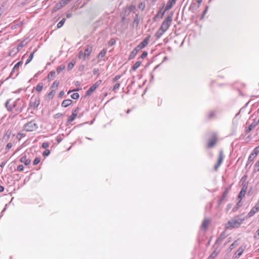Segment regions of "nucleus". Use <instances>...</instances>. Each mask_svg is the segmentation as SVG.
<instances>
[{"label":"nucleus","instance_id":"aec40b11","mask_svg":"<svg viewBox=\"0 0 259 259\" xmlns=\"http://www.w3.org/2000/svg\"><path fill=\"white\" fill-rule=\"evenodd\" d=\"M219 254V251L217 249H215L212 253L209 256L207 259H214L215 257L217 256Z\"/></svg>","mask_w":259,"mask_h":259},{"label":"nucleus","instance_id":"338daca9","mask_svg":"<svg viewBox=\"0 0 259 259\" xmlns=\"http://www.w3.org/2000/svg\"><path fill=\"white\" fill-rule=\"evenodd\" d=\"M71 92H72L71 91H68V94H70Z\"/></svg>","mask_w":259,"mask_h":259},{"label":"nucleus","instance_id":"bb28decb","mask_svg":"<svg viewBox=\"0 0 259 259\" xmlns=\"http://www.w3.org/2000/svg\"><path fill=\"white\" fill-rule=\"evenodd\" d=\"M55 73H56V72L55 71H54V70L51 71L48 75L47 78H48V80H52L55 76Z\"/></svg>","mask_w":259,"mask_h":259},{"label":"nucleus","instance_id":"2f4dec72","mask_svg":"<svg viewBox=\"0 0 259 259\" xmlns=\"http://www.w3.org/2000/svg\"><path fill=\"white\" fill-rule=\"evenodd\" d=\"M65 68V65H61L57 68V72L58 73H60L61 71L63 70Z\"/></svg>","mask_w":259,"mask_h":259},{"label":"nucleus","instance_id":"69168bd1","mask_svg":"<svg viewBox=\"0 0 259 259\" xmlns=\"http://www.w3.org/2000/svg\"><path fill=\"white\" fill-rule=\"evenodd\" d=\"M238 245V243H237V242L236 241V244H234V246H236V245Z\"/></svg>","mask_w":259,"mask_h":259},{"label":"nucleus","instance_id":"a18cd8bd","mask_svg":"<svg viewBox=\"0 0 259 259\" xmlns=\"http://www.w3.org/2000/svg\"><path fill=\"white\" fill-rule=\"evenodd\" d=\"M50 153V151L48 149H47L46 150L42 153V155L44 156H48Z\"/></svg>","mask_w":259,"mask_h":259},{"label":"nucleus","instance_id":"f257e3e1","mask_svg":"<svg viewBox=\"0 0 259 259\" xmlns=\"http://www.w3.org/2000/svg\"><path fill=\"white\" fill-rule=\"evenodd\" d=\"M172 21V18L170 16L167 17L163 21L159 29L155 33V36L157 38H160L163 34L166 31L169 27L171 22Z\"/></svg>","mask_w":259,"mask_h":259},{"label":"nucleus","instance_id":"a19ab883","mask_svg":"<svg viewBox=\"0 0 259 259\" xmlns=\"http://www.w3.org/2000/svg\"><path fill=\"white\" fill-rule=\"evenodd\" d=\"M120 85V84L119 82L115 83V84L113 87V91H115V90L118 89L119 88Z\"/></svg>","mask_w":259,"mask_h":259},{"label":"nucleus","instance_id":"cd10ccee","mask_svg":"<svg viewBox=\"0 0 259 259\" xmlns=\"http://www.w3.org/2000/svg\"><path fill=\"white\" fill-rule=\"evenodd\" d=\"M107 53V50L106 49L102 50L98 55V58H103L105 56Z\"/></svg>","mask_w":259,"mask_h":259},{"label":"nucleus","instance_id":"f8f14e48","mask_svg":"<svg viewBox=\"0 0 259 259\" xmlns=\"http://www.w3.org/2000/svg\"><path fill=\"white\" fill-rule=\"evenodd\" d=\"M211 220L210 219L205 218L202 222L201 224V229L206 231L210 223Z\"/></svg>","mask_w":259,"mask_h":259},{"label":"nucleus","instance_id":"de8ad7c7","mask_svg":"<svg viewBox=\"0 0 259 259\" xmlns=\"http://www.w3.org/2000/svg\"><path fill=\"white\" fill-rule=\"evenodd\" d=\"M17 170L19 171H22L23 170L24 167L23 165H19L17 166Z\"/></svg>","mask_w":259,"mask_h":259},{"label":"nucleus","instance_id":"b1692460","mask_svg":"<svg viewBox=\"0 0 259 259\" xmlns=\"http://www.w3.org/2000/svg\"><path fill=\"white\" fill-rule=\"evenodd\" d=\"M139 50H138L137 49V48L136 47L134 50L132 52L130 56V59H132L137 54Z\"/></svg>","mask_w":259,"mask_h":259},{"label":"nucleus","instance_id":"f03ea898","mask_svg":"<svg viewBox=\"0 0 259 259\" xmlns=\"http://www.w3.org/2000/svg\"><path fill=\"white\" fill-rule=\"evenodd\" d=\"M40 98L38 95H33L30 98L29 109L36 110L40 104Z\"/></svg>","mask_w":259,"mask_h":259},{"label":"nucleus","instance_id":"bf43d9fd","mask_svg":"<svg viewBox=\"0 0 259 259\" xmlns=\"http://www.w3.org/2000/svg\"><path fill=\"white\" fill-rule=\"evenodd\" d=\"M4 191V187L0 185V192H2Z\"/></svg>","mask_w":259,"mask_h":259},{"label":"nucleus","instance_id":"7c9ffc66","mask_svg":"<svg viewBox=\"0 0 259 259\" xmlns=\"http://www.w3.org/2000/svg\"><path fill=\"white\" fill-rule=\"evenodd\" d=\"M76 63V62L75 60H72L68 65V69L71 70L73 68L75 64Z\"/></svg>","mask_w":259,"mask_h":259},{"label":"nucleus","instance_id":"f3484780","mask_svg":"<svg viewBox=\"0 0 259 259\" xmlns=\"http://www.w3.org/2000/svg\"><path fill=\"white\" fill-rule=\"evenodd\" d=\"M31 160L29 158H27L26 155L23 156L20 159V162L24 163L25 165H27L30 163Z\"/></svg>","mask_w":259,"mask_h":259},{"label":"nucleus","instance_id":"79ce46f5","mask_svg":"<svg viewBox=\"0 0 259 259\" xmlns=\"http://www.w3.org/2000/svg\"><path fill=\"white\" fill-rule=\"evenodd\" d=\"M121 78V75H117L116 76H115L112 79V81L113 82H115L116 81H117L118 79H119L120 78Z\"/></svg>","mask_w":259,"mask_h":259},{"label":"nucleus","instance_id":"473e14b6","mask_svg":"<svg viewBox=\"0 0 259 259\" xmlns=\"http://www.w3.org/2000/svg\"><path fill=\"white\" fill-rule=\"evenodd\" d=\"M66 21L65 18L62 19L58 24H57V27L58 28H61L64 24L65 22Z\"/></svg>","mask_w":259,"mask_h":259},{"label":"nucleus","instance_id":"7ed1b4c3","mask_svg":"<svg viewBox=\"0 0 259 259\" xmlns=\"http://www.w3.org/2000/svg\"><path fill=\"white\" fill-rule=\"evenodd\" d=\"M243 221V220L241 219H233L228 222L226 225V228L227 229L238 228L240 226Z\"/></svg>","mask_w":259,"mask_h":259},{"label":"nucleus","instance_id":"20e7f679","mask_svg":"<svg viewBox=\"0 0 259 259\" xmlns=\"http://www.w3.org/2000/svg\"><path fill=\"white\" fill-rule=\"evenodd\" d=\"M37 125L34 121H31L25 124L24 126V130L27 132L34 131L37 128Z\"/></svg>","mask_w":259,"mask_h":259},{"label":"nucleus","instance_id":"e433bc0d","mask_svg":"<svg viewBox=\"0 0 259 259\" xmlns=\"http://www.w3.org/2000/svg\"><path fill=\"white\" fill-rule=\"evenodd\" d=\"M59 85V81L57 80L55 81L51 86V88H55L57 89Z\"/></svg>","mask_w":259,"mask_h":259},{"label":"nucleus","instance_id":"412c9836","mask_svg":"<svg viewBox=\"0 0 259 259\" xmlns=\"http://www.w3.org/2000/svg\"><path fill=\"white\" fill-rule=\"evenodd\" d=\"M56 94V90H52L50 93H49L47 94V97L49 100H51L53 99L54 95Z\"/></svg>","mask_w":259,"mask_h":259},{"label":"nucleus","instance_id":"a211bd4d","mask_svg":"<svg viewBox=\"0 0 259 259\" xmlns=\"http://www.w3.org/2000/svg\"><path fill=\"white\" fill-rule=\"evenodd\" d=\"M72 103V101L71 99H66L63 101L61 106L63 107H67Z\"/></svg>","mask_w":259,"mask_h":259},{"label":"nucleus","instance_id":"c9c22d12","mask_svg":"<svg viewBox=\"0 0 259 259\" xmlns=\"http://www.w3.org/2000/svg\"><path fill=\"white\" fill-rule=\"evenodd\" d=\"M71 97L73 99H75V100H76V99H78L79 97V94L77 93H73L71 95Z\"/></svg>","mask_w":259,"mask_h":259},{"label":"nucleus","instance_id":"603ef678","mask_svg":"<svg viewBox=\"0 0 259 259\" xmlns=\"http://www.w3.org/2000/svg\"><path fill=\"white\" fill-rule=\"evenodd\" d=\"M71 0H61V1L63 3V5H66L68 2H69Z\"/></svg>","mask_w":259,"mask_h":259},{"label":"nucleus","instance_id":"e2e57ef3","mask_svg":"<svg viewBox=\"0 0 259 259\" xmlns=\"http://www.w3.org/2000/svg\"><path fill=\"white\" fill-rule=\"evenodd\" d=\"M151 3L155 4L157 0H149Z\"/></svg>","mask_w":259,"mask_h":259},{"label":"nucleus","instance_id":"5fc2aeb1","mask_svg":"<svg viewBox=\"0 0 259 259\" xmlns=\"http://www.w3.org/2000/svg\"><path fill=\"white\" fill-rule=\"evenodd\" d=\"M236 241H234L230 246V249H232L234 248V247H235L234 246V244H236Z\"/></svg>","mask_w":259,"mask_h":259},{"label":"nucleus","instance_id":"774afa93","mask_svg":"<svg viewBox=\"0 0 259 259\" xmlns=\"http://www.w3.org/2000/svg\"><path fill=\"white\" fill-rule=\"evenodd\" d=\"M257 122H258V123H259V118H258V121H257Z\"/></svg>","mask_w":259,"mask_h":259},{"label":"nucleus","instance_id":"8fccbe9b","mask_svg":"<svg viewBox=\"0 0 259 259\" xmlns=\"http://www.w3.org/2000/svg\"><path fill=\"white\" fill-rule=\"evenodd\" d=\"M148 55V53L147 52H143L142 54V55H141V57L142 58V59H144Z\"/></svg>","mask_w":259,"mask_h":259},{"label":"nucleus","instance_id":"13d9d810","mask_svg":"<svg viewBox=\"0 0 259 259\" xmlns=\"http://www.w3.org/2000/svg\"><path fill=\"white\" fill-rule=\"evenodd\" d=\"M214 116V114L213 112H211L209 114V118H211V117Z\"/></svg>","mask_w":259,"mask_h":259},{"label":"nucleus","instance_id":"c756f323","mask_svg":"<svg viewBox=\"0 0 259 259\" xmlns=\"http://www.w3.org/2000/svg\"><path fill=\"white\" fill-rule=\"evenodd\" d=\"M64 5H63V3L61 1L58 4H57L56 6L54 8V11H57V10H59L62 8Z\"/></svg>","mask_w":259,"mask_h":259},{"label":"nucleus","instance_id":"c85d7f7f","mask_svg":"<svg viewBox=\"0 0 259 259\" xmlns=\"http://www.w3.org/2000/svg\"><path fill=\"white\" fill-rule=\"evenodd\" d=\"M34 53H35V52H34V51H33V52H32V53L30 54V55H29V56L28 58L27 59V61H26V64H28V63H29V62H31V61L32 60V59H33V57H34Z\"/></svg>","mask_w":259,"mask_h":259},{"label":"nucleus","instance_id":"09e8293b","mask_svg":"<svg viewBox=\"0 0 259 259\" xmlns=\"http://www.w3.org/2000/svg\"><path fill=\"white\" fill-rule=\"evenodd\" d=\"M225 198H224L223 196L222 195V197H221V198L218 200V205H220Z\"/></svg>","mask_w":259,"mask_h":259},{"label":"nucleus","instance_id":"423d86ee","mask_svg":"<svg viewBox=\"0 0 259 259\" xmlns=\"http://www.w3.org/2000/svg\"><path fill=\"white\" fill-rule=\"evenodd\" d=\"M223 160H224L223 152L222 151H220L219 152V158H218L217 163L214 166V170H218L219 167L221 164Z\"/></svg>","mask_w":259,"mask_h":259},{"label":"nucleus","instance_id":"f704fd0d","mask_svg":"<svg viewBox=\"0 0 259 259\" xmlns=\"http://www.w3.org/2000/svg\"><path fill=\"white\" fill-rule=\"evenodd\" d=\"M252 153L254 154L255 155L257 156V154L259 153V145L256 147L252 151Z\"/></svg>","mask_w":259,"mask_h":259},{"label":"nucleus","instance_id":"393cba45","mask_svg":"<svg viewBox=\"0 0 259 259\" xmlns=\"http://www.w3.org/2000/svg\"><path fill=\"white\" fill-rule=\"evenodd\" d=\"M141 64V62L140 61H137L135 64L132 67V70L133 71H135L138 68H139Z\"/></svg>","mask_w":259,"mask_h":259},{"label":"nucleus","instance_id":"a878e982","mask_svg":"<svg viewBox=\"0 0 259 259\" xmlns=\"http://www.w3.org/2000/svg\"><path fill=\"white\" fill-rule=\"evenodd\" d=\"M231 188V186H229V187H228L227 188H226L225 189V190L222 195L223 196L224 198H226V197L228 196Z\"/></svg>","mask_w":259,"mask_h":259},{"label":"nucleus","instance_id":"864d4df0","mask_svg":"<svg viewBox=\"0 0 259 259\" xmlns=\"http://www.w3.org/2000/svg\"><path fill=\"white\" fill-rule=\"evenodd\" d=\"M83 54H84V53H83V52H82V51H80L79 52L78 58H79V59L83 58Z\"/></svg>","mask_w":259,"mask_h":259},{"label":"nucleus","instance_id":"052dcab7","mask_svg":"<svg viewBox=\"0 0 259 259\" xmlns=\"http://www.w3.org/2000/svg\"><path fill=\"white\" fill-rule=\"evenodd\" d=\"M199 5L201 4L203 0H196Z\"/></svg>","mask_w":259,"mask_h":259},{"label":"nucleus","instance_id":"37998d69","mask_svg":"<svg viewBox=\"0 0 259 259\" xmlns=\"http://www.w3.org/2000/svg\"><path fill=\"white\" fill-rule=\"evenodd\" d=\"M49 146V143L48 142H44L42 144V147L44 149H47Z\"/></svg>","mask_w":259,"mask_h":259},{"label":"nucleus","instance_id":"ddd939ff","mask_svg":"<svg viewBox=\"0 0 259 259\" xmlns=\"http://www.w3.org/2000/svg\"><path fill=\"white\" fill-rule=\"evenodd\" d=\"M217 138L216 136H212L208 141L207 147L210 148L214 146L217 143Z\"/></svg>","mask_w":259,"mask_h":259},{"label":"nucleus","instance_id":"4be33fe9","mask_svg":"<svg viewBox=\"0 0 259 259\" xmlns=\"http://www.w3.org/2000/svg\"><path fill=\"white\" fill-rule=\"evenodd\" d=\"M259 171V160L257 161L253 166V172L256 173Z\"/></svg>","mask_w":259,"mask_h":259},{"label":"nucleus","instance_id":"3c124183","mask_svg":"<svg viewBox=\"0 0 259 259\" xmlns=\"http://www.w3.org/2000/svg\"><path fill=\"white\" fill-rule=\"evenodd\" d=\"M254 238L255 239H259V228H258V229L256 231L254 236Z\"/></svg>","mask_w":259,"mask_h":259},{"label":"nucleus","instance_id":"9d476101","mask_svg":"<svg viewBox=\"0 0 259 259\" xmlns=\"http://www.w3.org/2000/svg\"><path fill=\"white\" fill-rule=\"evenodd\" d=\"M177 0H168L166 5L164 8L163 14L168 11L169 10L171 9L172 7L175 5L176 3Z\"/></svg>","mask_w":259,"mask_h":259},{"label":"nucleus","instance_id":"6ab92c4d","mask_svg":"<svg viewBox=\"0 0 259 259\" xmlns=\"http://www.w3.org/2000/svg\"><path fill=\"white\" fill-rule=\"evenodd\" d=\"M43 87H44V84H43V83L42 82H39L38 83L36 87H35V90L36 91V92H37L38 93H40L42 90V89H43Z\"/></svg>","mask_w":259,"mask_h":259},{"label":"nucleus","instance_id":"680f3d73","mask_svg":"<svg viewBox=\"0 0 259 259\" xmlns=\"http://www.w3.org/2000/svg\"><path fill=\"white\" fill-rule=\"evenodd\" d=\"M10 134H11V132H9V131H8V132H7L6 135H7V136H8V138H9V136H10Z\"/></svg>","mask_w":259,"mask_h":259},{"label":"nucleus","instance_id":"39448f33","mask_svg":"<svg viewBox=\"0 0 259 259\" xmlns=\"http://www.w3.org/2000/svg\"><path fill=\"white\" fill-rule=\"evenodd\" d=\"M102 82L101 80H99L96 81L93 85H92L85 93V96H89L93 94L97 88L101 84Z\"/></svg>","mask_w":259,"mask_h":259},{"label":"nucleus","instance_id":"4d7b16f0","mask_svg":"<svg viewBox=\"0 0 259 259\" xmlns=\"http://www.w3.org/2000/svg\"><path fill=\"white\" fill-rule=\"evenodd\" d=\"M64 94V91H61L60 93H59V97H62Z\"/></svg>","mask_w":259,"mask_h":259},{"label":"nucleus","instance_id":"0e129e2a","mask_svg":"<svg viewBox=\"0 0 259 259\" xmlns=\"http://www.w3.org/2000/svg\"><path fill=\"white\" fill-rule=\"evenodd\" d=\"M70 15H71V14H67V17L68 18H69V17L70 16Z\"/></svg>","mask_w":259,"mask_h":259},{"label":"nucleus","instance_id":"dca6fc26","mask_svg":"<svg viewBox=\"0 0 259 259\" xmlns=\"http://www.w3.org/2000/svg\"><path fill=\"white\" fill-rule=\"evenodd\" d=\"M245 249V247L243 246L240 247L236 252L234 254L233 257L234 258H239L243 253Z\"/></svg>","mask_w":259,"mask_h":259},{"label":"nucleus","instance_id":"49530a36","mask_svg":"<svg viewBox=\"0 0 259 259\" xmlns=\"http://www.w3.org/2000/svg\"><path fill=\"white\" fill-rule=\"evenodd\" d=\"M145 7V4L143 3H140L138 6L139 8L141 9L142 10H143L144 9Z\"/></svg>","mask_w":259,"mask_h":259},{"label":"nucleus","instance_id":"72a5a7b5","mask_svg":"<svg viewBox=\"0 0 259 259\" xmlns=\"http://www.w3.org/2000/svg\"><path fill=\"white\" fill-rule=\"evenodd\" d=\"M25 135L24 133H22V132H20V133H19L17 134V136H16V138H17L19 141H20V140L21 139V138H22V137H25Z\"/></svg>","mask_w":259,"mask_h":259},{"label":"nucleus","instance_id":"2eb2a0df","mask_svg":"<svg viewBox=\"0 0 259 259\" xmlns=\"http://www.w3.org/2000/svg\"><path fill=\"white\" fill-rule=\"evenodd\" d=\"M16 106L15 102L11 100H8L6 104V107L9 111H11Z\"/></svg>","mask_w":259,"mask_h":259},{"label":"nucleus","instance_id":"4c0bfd02","mask_svg":"<svg viewBox=\"0 0 259 259\" xmlns=\"http://www.w3.org/2000/svg\"><path fill=\"white\" fill-rule=\"evenodd\" d=\"M40 161V158L39 157H36L35 158L33 162V165H35L38 164Z\"/></svg>","mask_w":259,"mask_h":259},{"label":"nucleus","instance_id":"0eeeda50","mask_svg":"<svg viewBox=\"0 0 259 259\" xmlns=\"http://www.w3.org/2000/svg\"><path fill=\"white\" fill-rule=\"evenodd\" d=\"M259 210V201H258L254 207H253L250 211L247 214V217L250 218L253 216L256 212Z\"/></svg>","mask_w":259,"mask_h":259},{"label":"nucleus","instance_id":"9b49d317","mask_svg":"<svg viewBox=\"0 0 259 259\" xmlns=\"http://www.w3.org/2000/svg\"><path fill=\"white\" fill-rule=\"evenodd\" d=\"M92 52V47L90 46H88L85 49L83 56V59L86 60L87 58L89 57L90 56L91 53Z\"/></svg>","mask_w":259,"mask_h":259},{"label":"nucleus","instance_id":"c03bdc74","mask_svg":"<svg viewBox=\"0 0 259 259\" xmlns=\"http://www.w3.org/2000/svg\"><path fill=\"white\" fill-rule=\"evenodd\" d=\"M254 127H255L254 124H250L249 126L248 130H247V133L250 132Z\"/></svg>","mask_w":259,"mask_h":259},{"label":"nucleus","instance_id":"1a4fd4ad","mask_svg":"<svg viewBox=\"0 0 259 259\" xmlns=\"http://www.w3.org/2000/svg\"><path fill=\"white\" fill-rule=\"evenodd\" d=\"M78 112V107L76 108L74 110H73L72 114L69 117L68 119V122H71L72 121H73L77 117Z\"/></svg>","mask_w":259,"mask_h":259},{"label":"nucleus","instance_id":"ea45409f","mask_svg":"<svg viewBox=\"0 0 259 259\" xmlns=\"http://www.w3.org/2000/svg\"><path fill=\"white\" fill-rule=\"evenodd\" d=\"M13 146V145L11 143H9L7 144L6 147V150L7 151H9Z\"/></svg>","mask_w":259,"mask_h":259},{"label":"nucleus","instance_id":"6e6d98bb","mask_svg":"<svg viewBox=\"0 0 259 259\" xmlns=\"http://www.w3.org/2000/svg\"><path fill=\"white\" fill-rule=\"evenodd\" d=\"M21 64V62H18L14 66V68H18L19 67V66Z\"/></svg>","mask_w":259,"mask_h":259},{"label":"nucleus","instance_id":"4468645a","mask_svg":"<svg viewBox=\"0 0 259 259\" xmlns=\"http://www.w3.org/2000/svg\"><path fill=\"white\" fill-rule=\"evenodd\" d=\"M246 191H247V187L243 186L242 188V189L238 196V198L240 199L239 201L238 202V203L237 204L238 205H239V203L240 202L242 198L245 196V195L246 193Z\"/></svg>","mask_w":259,"mask_h":259},{"label":"nucleus","instance_id":"6e6552de","mask_svg":"<svg viewBox=\"0 0 259 259\" xmlns=\"http://www.w3.org/2000/svg\"><path fill=\"white\" fill-rule=\"evenodd\" d=\"M150 36H148L142 42H141L138 46L136 47L138 50L140 51L145 48L149 43Z\"/></svg>","mask_w":259,"mask_h":259},{"label":"nucleus","instance_id":"58836bf2","mask_svg":"<svg viewBox=\"0 0 259 259\" xmlns=\"http://www.w3.org/2000/svg\"><path fill=\"white\" fill-rule=\"evenodd\" d=\"M115 42H116L114 38H111L109 41L108 45L110 46H112L115 44Z\"/></svg>","mask_w":259,"mask_h":259},{"label":"nucleus","instance_id":"5701e85b","mask_svg":"<svg viewBox=\"0 0 259 259\" xmlns=\"http://www.w3.org/2000/svg\"><path fill=\"white\" fill-rule=\"evenodd\" d=\"M256 155H255L254 154L251 153L248 157L247 162L248 163H249L252 162L254 160V159L256 158Z\"/></svg>","mask_w":259,"mask_h":259}]
</instances>
